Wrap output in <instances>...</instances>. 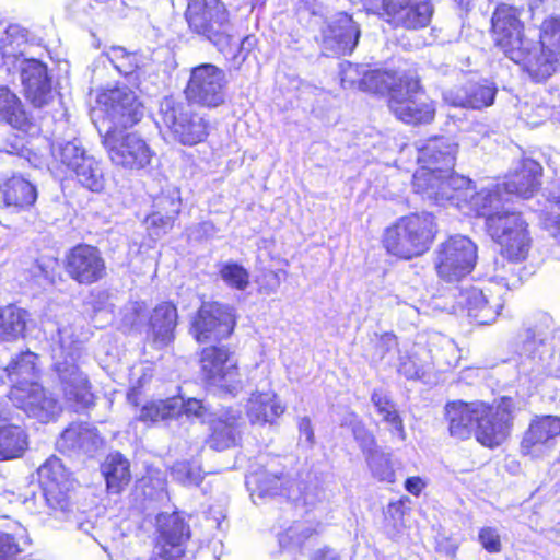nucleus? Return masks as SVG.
<instances>
[{
	"mask_svg": "<svg viewBox=\"0 0 560 560\" xmlns=\"http://www.w3.org/2000/svg\"><path fill=\"white\" fill-rule=\"evenodd\" d=\"M417 189L424 200L438 206H454L466 214L486 217L487 232L502 246L510 259H523L532 246L527 223L520 212L502 210L503 198L499 186L476 191L465 176L443 180L428 173L417 176Z\"/></svg>",
	"mask_w": 560,
	"mask_h": 560,
	"instance_id": "obj_1",
	"label": "nucleus"
},
{
	"mask_svg": "<svg viewBox=\"0 0 560 560\" xmlns=\"http://www.w3.org/2000/svg\"><path fill=\"white\" fill-rule=\"evenodd\" d=\"M491 24L494 44L509 59L522 66L536 81L550 77V59L533 50L532 40L524 36V24L515 8L509 4L498 5L492 14Z\"/></svg>",
	"mask_w": 560,
	"mask_h": 560,
	"instance_id": "obj_2",
	"label": "nucleus"
},
{
	"mask_svg": "<svg viewBox=\"0 0 560 560\" xmlns=\"http://www.w3.org/2000/svg\"><path fill=\"white\" fill-rule=\"evenodd\" d=\"M57 346L54 348V368L65 398L78 408H90L95 396L88 375L80 370L83 342L72 325H65L57 330Z\"/></svg>",
	"mask_w": 560,
	"mask_h": 560,
	"instance_id": "obj_3",
	"label": "nucleus"
},
{
	"mask_svg": "<svg viewBox=\"0 0 560 560\" xmlns=\"http://www.w3.org/2000/svg\"><path fill=\"white\" fill-rule=\"evenodd\" d=\"M435 232V222L431 213H412L398 219L385 230L383 244L389 254L411 259L430 248Z\"/></svg>",
	"mask_w": 560,
	"mask_h": 560,
	"instance_id": "obj_4",
	"label": "nucleus"
},
{
	"mask_svg": "<svg viewBox=\"0 0 560 560\" xmlns=\"http://www.w3.org/2000/svg\"><path fill=\"white\" fill-rule=\"evenodd\" d=\"M159 119L173 139L183 145L198 144L206 140L209 133L208 121L191 108V104L172 96L161 101Z\"/></svg>",
	"mask_w": 560,
	"mask_h": 560,
	"instance_id": "obj_5",
	"label": "nucleus"
},
{
	"mask_svg": "<svg viewBox=\"0 0 560 560\" xmlns=\"http://www.w3.org/2000/svg\"><path fill=\"white\" fill-rule=\"evenodd\" d=\"M388 107L397 119L406 124H429L435 108L422 91L419 80L412 74H404L390 89Z\"/></svg>",
	"mask_w": 560,
	"mask_h": 560,
	"instance_id": "obj_6",
	"label": "nucleus"
},
{
	"mask_svg": "<svg viewBox=\"0 0 560 560\" xmlns=\"http://www.w3.org/2000/svg\"><path fill=\"white\" fill-rule=\"evenodd\" d=\"M189 28L206 37L220 50L230 43V19L219 0H189L185 13Z\"/></svg>",
	"mask_w": 560,
	"mask_h": 560,
	"instance_id": "obj_7",
	"label": "nucleus"
},
{
	"mask_svg": "<svg viewBox=\"0 0 560 560\" xmlns=\"http://www.w3.org/2000/svg\"><path fill=\"white\" fill-rule=\"evenodd\" d=\"M228 86L223 69L213 63H201L190 70L184 94L187 103L212 109L225 103Z\"/></svg>",
	"mask_w": 560,
	"mask_h": 560,
	"instance_id": "obj_8",
	"label": "nucleus"
},
{
	"mask_svg": "<svg viewBox=\"0 0 560 560\" xmlns=\"http://www.w3.org/2000/svg\"><path fill=\"white\" fill-rule=\"evenodd\" d=\"M477 246L467 236L454 235L441 243L434 252V268L445 282L465 278L475 267Z\"/></svg>",
	"mask_w": 560,
	"mask_h": 560,
	"instance_id": "obj_9",
	"label": "nucleus"
},
{
	"mask_svg": "<svg viewBox=\"0 0 560 560\" xmlns=\"http://www.w3.org/2000/svg\"><path fill=\"white\" fill-rule=\"evenodd\" d=\"M102 143L112 163L127 171L144 170L154 158L147 141L135 132L108 129Z\"/></svg>",
	"mask_w": 560,
	"mask_h": 560,
	"instance_id": "obj_10",
	"label": "nucleus"
},
{
	"mask_svg": "<svg viewBox=\"0 0 560 560\" xmlns=\"http://www.w3.org/2000/svg\"><path fill=\"white\" fill-rule=\"evenodd\" d=\"M368 10L387 18L395 26L418 31L430 25L434 7L431 0H362Z\"/></svg>",
	"mask_w": 560,
	"mask_h": 560,
	"instance_id": "obj_11",
	"label": "nucleus"
},
{
	"mask_svg": "<svg viewBox=\"0 0 560 560\" xmlns=\"http://www.w3.org/2000/svg\"><path fill=\"white\" fill-rule=\"evenodd\" d=\"M234 308L219 302H203L191 322V334L200 343L220 341L234 330Z\"/></svg>",
	"mask_w": 560,
	"mask_h": 560,
	"instance_id": "obj_12",
	"label": "nucleus"
},
{
	"mask_svg": "<svg viewBox=\"0 0 560 560\" xmlns=\"http://www.w3.org/2000/svg\"><path fill=\"white\" fill-rule=\"evenodd\" d=\"M37 472L43 488V497L48 508L56 517L69 520L70 514L73 512L68 495L70 480L61 460L51 456L39 466Z\"/></svg>",
	"mask_w": 560,
	"mask_h": 560,
	"instance_id": "obj_13",
	"label": "nucleus"
},
{
	"mask_svg": "<svg viewBox=\"0 0 560 560\" xmlns=\"http://www.w3.org/2000/svg\"><path fill=\"white\" fill-rule=\"evenodd\" d=\"M8 397L27 417L42 423L55 420L61 411L59 401L37 382L11 386Z\"/></svg>",
	"mask_w": 560,
	"mask_h": 560,
	"instance_id": "obj_14",
	"label": "nucleus"
},
{
	"mask_svg": "<svg viewBox=\"0 0 560 560\" xmlns=\"http://www.w3.org/2000/svg\"><path fill=\"white\" fill-rule=\"evenodd\" d=\"M456 152L457 144L444 137L430 139L420 147L417 161L421 164V168L413 174L412 187L415 192L421 196L416 186L417 176L420 174L427 175L430 173L443 180H448L453 176H460L452 172Z\"/></svg>",
	"mask_w": 560,
	"mask_h": 560,
	"instance_id": "obj_15",
	"label": "nucleus"
},
{
	"mask_svg": "<svg viewBox=\"0 0 560 560\" xmlns=\"http://www.w3.org/2000/svg\"><path fill=\"white\" fill-rule=\"evenodd\" d=\"M201 373L212 386L235 395L241 389L237 363L224 347H208L201 352Z\"/></svg>",
	"mask_w": 560,
	"mask_h": 560,
	"instance_id": "obj_16",
	"label": "nucleus"
},
{
	"mask_svg": "<svg viewBox=\"0 0 560 560\" xmlns=\"http://www.w3.org/2000/svg\"><path fill=\"white\" fill-rule=\"evenodd\" d=\"M106 118L113 124L108 129H127L138 124L144 116V105L137 94L127 86H119L98 97Z\"/></svg>",
	"mask_w": 560,
	"mask_h": 560,
	"instance_id": "obj_17",
	"label": "nucleus"
},
{
	"mask_svg": "<svg viewBox=\"0 0 560 560\" xmlns=\"http://www.w3.org/2000/svg\"><path fill=\"white\" fill-rule=\"evenodd\" d=\"M12 70L19 72L24 96L34 107L43 108L54 100L52 77L47 63L31 56Z\"/></svg>",
	"mask_w": 560,
	"mask_h": 560,
	"instance_id": "obj_18",
	"label": "nucleus"
},
{
	"mask_svg": "<svg viewBox=\"0 0 560 560\" xmlns=\"http://www.w3.org/2000/svg\"><path fill=\"white\" fill-rule=\"evenodd\" d=\"M357 22L345 12L337 16L322 31V49L326 56L351 54L360 38Z\"/></svg>",
	"mask_w": 560,
	"mask_h": 560,
	"instance_id": "obj_19",
	"label": "nucleus"
},
{
	"mask_svg": "<svg viewBox=\"0 0 560 560\" xmlns=\"http://www.w3.org/2000/svg\"><path fill=\"white\" fill-rule=\"evenodd\" d=\"M159 538L155 552L168 560H179L185 552L184 545L189 538V526L179 513H162L156 518Z\"/></svg>",
	"mask_w": 560,
	"mask_h": 560,
	"instance_id": "obj_20",
	"label": "nucleus"
},
{
	"mask_svg": "<svg viewBox=\"0 0 560 560\" xmlns=\"http://www.w3.org/2000/svg\"><path fill=\"white\" fill-rule=\"evenodd\" d=\"M512 427L511 400L503 399L497 408L487 405V412L480 417L475 430L478 442L488 447L502 444Z\"/></svg>",
	"mask_w": 560,
	"mask_h": 560,
	"instance_id": "obj_21",
	"label": "nucleus"
},
{
	"mask_svg": "<svg viewBox=\"0 0 560 560\" xmlns=\"http://www.w3.org/2000/svg\"><path fill=\"white\" fill-rule=\"evenodd\" d=\"M66 270L81 284H92L106 273L105 261L96 247L78 245L67 255Z\"/></svg>",
	"mask_w": 560,
	"mask_h": 560,
	"instance_id": "obj_22",
	"label": "nucleus"
},
{
	"mask_svg": "<svg viewBox=\"0 0 560 560\" xmlns=\"http://www.w3.org/2000/svg\"><path fill=\"white\" fill-rule=\"evenodd\" d=\"M455 299L456 306L466 312L467 316L478 325L494 323L503 308L500 298L491 301L482 290L472 285L460 289Z\"/></svg>",
	"mask_w": 560,
	"mask_h": 560,
	"instance_id": "obj_23",
	"label": "nucleus"
},
{
	"mask_svg": "<svg viewBox=\"0 0 560 560\" xmlns=\"http://www.w3.org/2000/svg\"><path fill=\"white\" fill-rule=\"evenodd\" d=\"M560 436V418L542 416L534 419L524 433L521 451L524 455L538 457L555 446Z\"/></svg>",
	"mask_w": 560,
	"mask_h": 560,
	"instance_id": "obj_24",
	"label": "nucleus"
},
{
	"mask_svg": "<svg viewBox=\"0 0 560 560\" xmlns=\"http://www.w3.org/2000/svg\"><path fill=\"white\" fill-rule=\"evenodd\" d=\"M485 412H487V405L482 401L455 400L447 402L445 417L448 421L450 434L458 440L469 439Z\"/></svg>",
	"mask_w": 560,
	"mask_h": 560,
	"instance_id": "obj_25",
	"label": "nucleus"
},
{
	"mask_svg": "<svg viewBox=\"0 0 560 560\" xmlns=\"http://www.w3.org/2000/svg\"><path fill=\"white\" fill-rule=\"evenodd\" d=\"M521 338V357L534 361L538 369L551 365L555 350L551 345V329L547 324L534 325L526 328Z\"/></svg>",
	"mask_w": 560,
	"mask_h": 560,
	"instance_id": "obj_26",
	"label": "nucleus"
},
{
	"mask_svg": "<svg viewBox=\"0 0 560 560\" xmlns=\"http://www.w3.org/2000/svg\"><path fill=\"white\" fill-rule=\"evenodd\" d=\"M0 124L25 133H33L38 130L37 122L26 109L25 104L7 85H0Z\"/></svg>",
	"mask_w": 560,
	"mask_h": 560,
	"instance_id": "obj_27",
	"label": "nucleus"
},
{
	"mask_svg": "<svg viewBox=\"0 0 560 560\" xmlns=\"http://www.w3.org/2000/svg\"><path fill=\"white\" fill-rule=\"evenodd\" d=\"M103 444L96 429L89 423H71L57 440V447L62 453L95 452Z\"/></svg>",
	"mask_w": 560,
	"mask_h": 560,
	"instance_id": "obj_28",
	"label": "nucleus"
},
{
	"mask_svg": "<svg viewBox=\"0 0 560 560\" xmlns=\"http://www.w3.org/2000/svg\"><path fill=\"white\" fill-rule=\"evenodd\" d=\"M182 200L177 190L162 192L153 201V211L145 219L148 229L152 230L155 236L165 234L172 229L177 215L180 212Z\"/></svg>",
	"mask_w": 560,
	"mask_h": 560,
	"instance_id": "obj_29",
	"label": "nucleus"
},
{
	"mask_svg": "<svg viewBox=\"0 0 560 560\" xmlns=\"http://www.w3.org/2000/svg\"><path fill=\"white\" fill-rule=\"evenodd\" d=\"M37 188L22 176H12L0 184V207L26 209L35 203Z\"/></svg>",
	"mask_w": 560,
	"mask_h": 560,
	"instance_id": "obj_30",
	"label": "nucleus"
},
{
	"mask_svg": "<svg viewBox=\"0 0 560 560\" xmlns=\"http://www.w3.org/2000/svg\"><path fill=\"white\" fill-rule=\"evenodd\" d=\"M542 167L538 162L525 159L521 167L504 184L505 190L527 199L539 188Z\"/></svg>",
	"mask_w": 560,
	"mask_h": 560,
	"instance_id": "obj_31",
	"label": "nucleus"
},
{
	"mask_svg": "<svg viewBox=\"0 0 560 560\" xmlns=\"http://www.w3.org/2000/svg\"><path fill=\"white\" fill-rule=\"evenodd\" d=\"M27 48V32L20 25H10L0 39V54L3 66L11 71L21 60L30 58Z\"/></svg>",
	"mask_w": 560,
	"mask_h": 560,
	"instance_id": "obj_32",
	"label": "nucleus"
},
{
	"mask_svg": "<svg viewBox=\"0 0 560 560\" xmlns=\"http://www.w3.org/2000/svg\"><path fill=\"white\" fill-rule=\"evenodd\" d=\"M283 412L284 407L270 390L256 392L248 399L247 417L252 424L272 423Z\"/></svg>",
	"mask_w": 560,
	"mask_h": 560,
	"instance_id": "obj_33",
	"label": "nucleus"
},
{
	"mask_svg": "<svg viewBox=\"0 0 560 560\" xmlns=\"http://www.w3.org/2000/svg\"><path fill=\"white\" fill-rule=\"evenodd\" d=\"M177 325V310L174 304L165 302L154 307L149 326L153 341L158 347L168 345L174 338Z\"/></svg>",
	"mask_w": 560,
	"mask_h": 560,
	"instance_id": "obj_34",
	"label": "nucleus"
},
{
	"mask_svg": "<svg viewBox=\"0 0 560 560\" xmlns=\"http://www.w3.org/2000/svg\"><path fill=\"white\" fill-rule=\"evenodd\" d=\"M240 412H226L224 418L212 421L211 434L207 440L210 448L224 451L236 445L240 432Z\"/></svg>",
	"mask_w": 560,
	"mask_h": 560,
	"instance_id": "obj_35",
	"label": "nucleus"
},
{
	"mask_svg": "<svg viewBox=\"0 0 560 560\" xmlns=\"http://www.w3.org/2000/svg\"><path fill=\"white\" fill-rule=\"evenodd\" d=\"M495 93L493 86L475 83L464 90L447 92L445 100L453 106L482 109L493 103Z\"/></svg>",
	"mask_w": 560,
	"mask_h": 560,
	"instance_id": "obj_36",
	"label": "nucleus"
},
{
	"mask_svg": "<svg viewBox=\"0 0 560 560\" xmlns=\"http://www.w3.org/2000/svg\"><path fill=\"white\" fill-rule=\"evenodd\" d=\"M532 48L539 55L547 57L551 61L552 70L556 71V63L560 55V16L546 19L540 26L539 42L532 40Z\"/></svg>",
	"mask_w": 560,
	"mask_h": 560,
	"instance_id": "obj_37",
	"label": "nucleus"
},
{
	"mask_svg": "<svg viewBox=\"0 0 560 560\" xmlns=\"http://www.w3.org/2000/svg\"><path fill=\"white\" fill-rule=\"evenodd\" d=\"M107 489L119 493L130 481V465L120 453L109 454L102 465Z\"/></svg>",
	"mask_w": 560,
	"mask_h": 560,
	"instance_id": "obj_38",
	"label": "nucleus"
},
{
	"mask_svg": "<svg viewBox=\"0 0 560 560\" xmlns=\"http://www.w3.org/2000/svg\"><path fill=\"white\" fill-rule=\"evenodd\" d=\"M0 422V460L21 457L27 448L25 431L15 424Z\"/></svg>",
	"mask_w": 560,
	"mask_h": 560,
	"instance_id": "obj_39",
	"label": "nucleus"
},
{
	"mask_svg": "<svg viewBox=\"0 0 560 560\" xmlns=\"http://www.w3.org/2000/svg\"><path fill=\"white\" fill-rule=\"evenodd\" d=\"M28 314L15 305L0 307V342L23 337Z\"/></svg>",
	"mask_w": 560,
	"mask_h": 560,
	"instance_id": "obj_40",
	"label": "nucleus"
},
{
	"mask_svg": "<svg viewBox=\"0 0 560 560\" xmlns=\"http://www.w3.org/2000/svg\"><path fill=\"white\" fill-rule=\"evenodd\" d=\"M37 355L32 351L19 353L12 358L10 363L4 368L5 376L13 385H22V383L35 382L37 375Z\"/></svg>",
	"mask_w": 560,
	"mask_h": 560,
	"instance_id": "obj_41",
	"label": "nucleus"
},
{
	"mask_svg": "<svg viewBox=\"0 0 560 560\" xmlns=\"http://www.w3.org/2000/svg\"><path fill=\"white\" fill-rule=\"evenodd\" d=\"M319 524L311 520L295 521L278 534L279 546L282 549H299L313 535L317 534Z\"/></svg>",
	"mask_w": 560,
	"mask_h": 560,
	"instance_id": "obj_42",
	"label": "nucleus"
},
{
	"mask_svg": "<svg viewBox=\"0 0 560 560\" xmlns=\"http://www.w3.org/2000/svg\"><path fill=\"white\" fill-rule=\"evenodd\" d=\"M77 180L91 191H102L105 186L101 163L92 155H86L72 171Z\"/></svg>",
	"mask_w": 560,
	"mask_h": 560,
	"instance_id": "obj_43",
	"label": "nucleus"
},
{
	"mask_svg": "<svg viewBox=\"0 0 560 560\" xmlns=\"http://www.w3.org/2000/svg\"><path fill=\"white\" fill-rule=\"evenodd\" d=\"M54 161L59 162L67 170L73 171L75 166L89 155L78 138L71 140H57L51 144Z\"/></svg>",
	"mask_w": 560,
	"mask_h": 560,
	"instance_id": "obj_44",
	"label": "nucleus"
},
{
	"mask_svg": "<svg viewBox=\"0 0 560 560\" xmlns=\"http://www.w3.org/2000/svg\"><path fill=\"white\" fill-rule=\"evenodd\" d=\"M253 478L259 498L284 495L290 483L287 475L276 470H261L256 472Z\"/></svg>",
	"mask_w": 560,
	"mask_h": 560,
	"instance_id": "obj_45",
	"label": "nucleus"
},
{
	"mask_svg": "<svg viewBox=\"0 0 560 560\" xmlns=\"http://www.w3.org/2000/svg\"><path fill=\"white\" fill-rule=\"evenodd\" d=\"M180 413V399L178 397L145 404L138 416L142 422L155 423L176 418Z\"/></svg>",
	"mask_w": 560,
	"mask_h": 560,
	"instance_id": "obj_46",
	"label": "nucleus"
},
{
	"mask_svg": "<svg viewBox=\"0 0 560 560\" xmlns=\"http://www.w3.org/2000/svg\"><path fill=\"white\" fill-rule=\"evenodd\" d=\"M371 401L382 419L392 425V430L398 434L400 440H405L402 420L388 396L384 392L375 389Z\"/></svg>",
	"mask_w": 560,
	"mask_h": 560,
	"instance_id": "obj_47",
	"label": "nucleus"
},
{
	"mask_svg": "<svg viewBox=\"0 0 560 560\" xmlns=\"http://www.w3.org/2000/svg\"><path fill=\"white\" fill-rule=\"evenodd\" d=\"M396 83L397 79H395L388 72L366 68L364 75L362 77L360 90L376 94L388 92L390 95V89Z\"/></svg>",
	"mask_w": 560,
	"mask_h": 560,
	"instance_id": "obj_48",
	"label": "nucleus"
},
{
	"mask_svg": "<svg viewBox=\"0 0 560 560\" xmlns=\"http://www.w3.org/2000/svg\"><path fill=\"white\" fill-rule=\"evenodd\" d=\"M365 460L374 478L389 483L395 481V470L389 454L378 450L365 457Z\"/></svg>",
	"mask_w": 560,
	"mask_h": 560,
	"instance_id": "obj_49",
	"label": "nucleus"
},
{
	"mask_svg": "<svg viewBox=\"0 0 560 560\" xmlns=\"http://www.w3.org/2000/svg\"><path fill=\"white\" fill-rule=\"evenodd\" d=\"M219 273L224 283L230 288L244 291L249 284L248 271L237 262H223L220 266Z\"/></svg>",
	"mask_w": 560,
	"mask_h": 560,
	"instance_id": "obj_50",
	"label": "nucleus"
},
{
	"mask_svg": "<svg viewBox=\"0 0 560 560\" xmlns=\"http://www.w3.org/2000/svg\"><path fill=\"white\" fill-rule=\"evenodd\" d=\"M502 259L506 258L509 260L508 265L504 262H499L495 260L494 265V275L493 278L502 283L508 289L516 288L521 283V277L518 275V271L516 270L515 264L522 262L526 259L527 255L520 260L516 259H510L509 257L504 256L501 252Z\"/></svg>",
	"mask_w": 560,
	"mask_h": 560,
	"instance_id": "obj_51",
	"label": "nucleus"
},
{
	"mask_svg": "<svg viewBox=\"0 0 560 560\" xmlns=\"http://www.w3.org/2000/svg\"><path fill=\"white\" fill-rule=\"evenodd\" d=\"M174 480L184 486H198L202 479V471L198 465L189 462H178L171 470Z\"/></svg>",
	"mask_w": 560,
	"mask_h": 560,
	"instance_id": "obj_52",
	"label": "nucleus"
},
{
	"mask_svg": "<svg viewBox=\"0 0 560 560\" xmlns=\"http://www.w3.org/2000/svg\"><path fill=\"white\" fill-rule=\"evenodd\" d=\"M351 430L354 440L358 442L364 457L378 451L374 435L366 429V427L359 420L351 424Z\"/></svg>",
	"mask_w": 560,
	"mask_h": 560,
	"instance_id": "obj_53",
	"label": "nucleus"
},
{
	"mask_svg": "<svg viewBox=\"0 0 560 560\" xmlns=\"http://www.w3.org/2000/svg\"><path fill=\"white\" fill-rule=\"evenodd\" d=\"M106 56L119 73L127 75L133 71L135 56L128 54L125 48L112 47L109 51L106 52Z\"/></svg>",
	"mask_w": 560,
	"mask_h": 560,
	"instance_id": "obj_54",
	"label": "nucleus"
},
{
	"mask_svg": "<svg viewBox=\"0 0 560 560\" xmlns=\"http://www.w3.org/2000/svg\"><path fill=\"white\" fill-rule=\"evenodd\" d=\"M365 69L366 66L363 65H353L350 62L342 63L340 70V81L342 88L360 90Z\"/></svg>",
	"mask_w": 560,
	"mask_h": 560,
	"instance_id": "obj_55",
	"label": "nucleus"
},
{
	"mask_svg": "<svg viewBox=\"0 0 560 560\" xmlns=\"http://www.w3.org/2000/svg\"><path fill=\"white\" fill-rule=\"evenodd\" d=\"M178 398L180 399V413L176 418L186 416L188 418L195 417L201 421L206 420L209 415V408L202 400L196 398L184 400L182 397Z\"/></svg>",
	"mask_w": 560,
	"mask_h": 560,
	"instance_id": "obj_56",
	"label": "nucleus"
},
{
	"mask_svg": "<svg viewBox=\"0 0 560 560\" xmlns=\"http://www.w3.org/2000/svg\"><path fill=\"white\" fill-rule=\"evenodd\" d=\"M145 317L144 305L139 302H133L127 305L124 310L122 325L130 329H139Z\"/></svg>",
	"mask_w": 560,
	"mask_h": 560,
	"instance_id": "obj_57",
	"label": "nucleus"
},
{
	"mask_svg": "<svg viewBox=\"0 0 560 560\" xmlns=\"http://www.w3.org/2000/svg\"><path fill=\"white\" fill-rule=\"evenodd\" d=\"M20 541L11 534H0V560H16L23 552Z\"/></svg>",
	"mask_w": 560,
	"mask_h": 560,
	"instance_id": "obj_58",
	"label": "nucleus"
},
{
	"mask_svg": "<svg viewBox=\"0 0 560 560\" xmlns=\"http://www.w3.org/2000/svg\"><path fill=\"white\" fill-rule=\"evenodd\" d=\"M478 540L489 553H499L502 550L501 536L494 527H482L479 530Z\"/></svg>",
	"mask_w": 560,
	"mask_h": 560,
	"instance_id": "obj_59",
	"label": "nucleus"
},
{
	"mask_svg": "<svg viewBox=\"0 0 560 560\" xmlns=\"http://www.w3.org/2000/svg\"><path fill=\"white\" fill-rule=\"evenodd\" d=\"M0 152L25 158L28 153V150L25 147L24 138L12 135L8 139L0 142Z\"/></svg>",
	"mask_w": 560,
	"mask_h": 560,
	"instance_id": "obj_60",
	"label": "nucleus"
},
{
	"mask_svg": "<svg viewBox=\"0 0 560 560\" xmlns=\"http://www.w3.org/2000/svg\"><path fill=\"white\" fill-rule=\"evenodd\" d=\"M298 430L300 442L311 448L315 444V434L312 421L308 417H300L298 419Z\"/></svg>",
	"mask_w": 560,
	"mask_h": 560,
	"instance_id": "obj_61",
	"label": "nucleus"
},
{
	"mask_svg": "<svg viewBox=\"0 0 560 560\" xmlns=\"http://www.w3.org/2000/svg\"><path fill=\"white\" fill-rule=\"evenodd\" d=\"M378 347L381 349V355L397 347V338L394 334L386 332L381 336Z\"/></svg>",
	"mask_w": 560,
	"mask_h": 560,
	"instance_id": "obj_62",
	"label": "nucleus"
},
{
	"mask_svg": "<svg viewBox=\"0 0 560 560\" xmlns=\"http://www.w3.org/2000/svg\"><path fill=\"white\" fill-rule=\"evenodd\" d=\"M424 487L425 482L420 477H409L405 481L406 490L417 497L421 493Z\"/></svg>",
	"mask_w": 560,
	"mask_h": 560,
	"instance_id": "obj_63",
	"label": "nucleus"
},
{
	"mask_svg": "<svg viewBox=\"0 0 560 560\" xmlns=\"http://www.w3.org/2000/svg\"><path fill=\"white\" fill-rule=\"evenodd\" d=\"M217 233V228L210 221H203L196 228V234L200 238L213 237Z\"/></svg>",
	"mask_w": 560,
	"mask_h": 560,
	"instance_id": "obj_64",
	"label": "nucleus"
}]
</instances>
